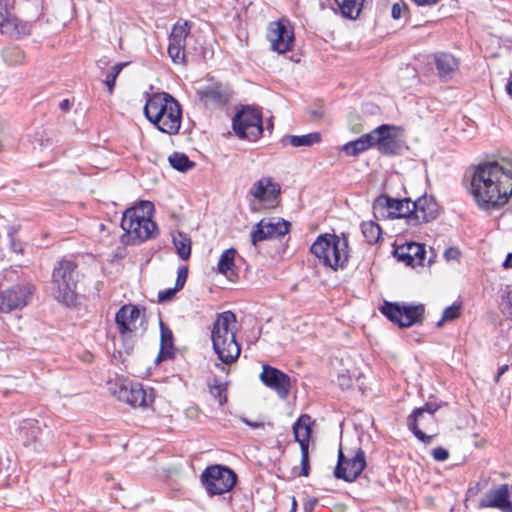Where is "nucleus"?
<instances>
[{
  "label": "nucleus",
  "mask_w": 512,
  "mask_h": 512,
  "mask_svg": "<svg viewBox=\"0 0 512 512\" xmlns=\"http://www.w3.org/2000/svg\"><path fill=\"white\" fill-rule=\"evenodd\" d=\"M173 244L178 256L182 260L189 259L191 255V239L184 233L178 232L173 236Z\"/></svg>",
  "instance_id": "obj_35"
},
{
  "label": "nucleus",
  "mask_w": 512,
  "mask_h": 512,
  "mask_svg": "<svg viewBox=\"0 0 512 512\" xmlns=\"http://www.w3.org/2000/svg\"><path fill=\"white\" fill-rule=\"evenodd\" d=\"M438 215V205L436 201L429 196L419 197L416 201H411V214L409 215V225L417 226L434 220Z\"/></svg>",
  "instance_id": "obj_19"
},
{
  "label": "nucleus",
  "mask_w": 512,
  "mask_h": 512,
  "mask_svg": "<svg viewBox=\"0 0 512 512\" xmlns=\"http://www.w3.org/2000/svg\"><path fill=\"white\" fill-rule=\"evenodd\" d=\"M119 332L125 341L132 340L143 334L146 327L143 326V320L140 319V310L134 305L122 306L115 317Z\"/></svg>",
  "instance_id": "obj_10"
},
{
  "label": "nucleus",
  "mask_w": 512,
  "mask_h": 512,
  "mask_svg": "<svg viewBox=\"0 0 512 512\" xmlns=\"http://www.w3.org/2000/svg\"><path fill=\"white\" fill-rule=\"evenodd\" d=\"M283 141L288 142L293 147L312 146L321 141V134L319 132H312L305 135H287Z\"/></svg>",
  "instance_id": "obj_32"
},
{
  "label": "nucleus",
  "mask_w": 512,
  "mask_h": 512,
  "mask_svg": "<svg viewBox=\"0 0 512 512\" xmlns=\"http://www.w3.org/2000/svg\"><path fill=\"white\" fill-rule=\"evenodd\" d=\"M79 282L77 264L68 259H62L54 267L52 273L53 295L59 302L67 306L76 303V288Z\"/></svg>",
  "instance_id": "obj_6"
},
{
  "label": "nucleus",
  "mask_w": 512,
  "mask_h": 512,
  "mask_svg": "<svg viewBox=\"0 0 512 512\" xmlns=\"http://www.w3.org/2000/svg\"><path fill=\"white\" fill-rule=\"evenodd\" d=\"M394 131L395 127L388 124L380 125L372 130L373 146H376L381 154H397L400 145Z\"/></svg>",
  "instance_id": "obj_20"
},
{
  "label": "nucleus",
  "mask_w": 512,
  "mask_h": 512,
  "mask_svg": "<svg viewBox=\"0 0 512 512\" xmlns=\"http://www.w3.org/2000/svg\"><path fill=\"white\" fill-rule=\"evenodd\" d=\"M408 13V6L404 1H398L392 5L391 16L398 20Z\"/></svg>",
  "instance_id": "obj_43"
},
{
  "label": "nucleus",
  "mask_w": 512,
  "mask_h": 512,
  "mask_svg": "<svg viewBox=\"0 0 512 512\" xmlns=\"http://www.w3.org/2000/svg\"><path fill=\"white\" fill-rule=\"evenodd\" d=\"M335 2L343 17L352 20L359 17L363 0H335Z\"/></svg>",
  "instance_id": "obj_31"
},
{
  "label": "nucleus",
  "mask_w": 512,
  "mask_h": 512,
  "mask_svg": "<svg viewBox=\"0 0 512 512\" xmlns=\"http://www.w3.org/2000/svg\"><path fill=\"white\" fill-rule=\"evenodd\" d=\"M309 449L303 447L301 450V472L300 475L307 477L309 475Z\"/></svg>",
  "instance_id": "obj_44"
},
{
  "label": "nucleus",
  "mask_w": 512,
  "mask_h": 512,
  "mask_svg": "<svg viewBox=\"0 0 512 512\" xmlns=\"http://www.w3.org/2000/svg\"><path fill=\"white\" fill-rule=\"evenodd\" d=\"M261 382L274 390L281 399H286L291 388L290 377L281 370L264 364L260 373Z\"/></svg>",
  "instance_id": "obj_18"
},
{
  "label": "nucleus",
  "mask_w": 512,
  "mask_h": 512,
  "mask_svg": "<svg viewBox=\"0 0 512 512\" xmlns=\"http://www.w3.org/2000/svg\"><path fill=\"white\" fill-rule=\"evenodd\" d=\"M479 508H496L512 512V485L500 484L488 490L479 501Z\"/></svg>",
  "instance_id": "obj_16"
},
{
  "label": "nucleus",
  "mask_w": 512,
  "mask_h": 512,
  "mask_svg": "<svg viewBox=\"0 0 512 512\" xmlns=\"http://www.w3.org/2000/svg\"><path fill=\"white\" fill-rule=\"evenodd\" d=\"M249 194L260 202H274L280 194V185L271 177H262L252 185Z\"/></svg>",
  "instance_id": "obj_23"
},
{
  "label": "nucleus",
  "mask_w": 512,
  "mask_h": 512,
  "mask_svg": "<svg viewBox=\"0 0 512 512\" xmlns=\"http://www.w3.org/2000/svg\"><path fill=\"white\" fill-rule=\"evenodd\" d=\"M470 191L478 206L498 209L512 195V161L501 159L479 164L471 179Z\"/></svg>",
  "instance_id": "obj_1"
},
{
  "label": "nucleus",
  "mask_w": 512,
  "mask_h": 512,
  "mask_svg": "<svg viewBox=\"0 0 512 512\" xmlns=\"http://www.w3.org/2000/svg\"><path fill=\"white\" fill-rule=\"evenodd\" d=\"M438 405L434 403H426L423 407L414 410L413 414L408 418V427L413 434L423 443H430L433 436L426 435L419 427L425 420L431 421L434 413L437 411Z\"/></svg>",
  "instance_id": "obj_21"
},
{
  "label": "nucleus",
  "mask_w": 512,
  "mask_h": 512,
  "mask_svg": "<svg viewBox=\"0 0 512 512\" xmlns=\"http://www.w3.org/2000/svg\"><path fill=\"white\" fill-rule=\"evenodd\" d=\"M126 65L127 63H118L107 73L104 83L107 86L109 93L113 92L116 79Z\"/></svg>",
  "instance_id": "obj_41"
},
{
  "label": "nucleus",
  "mask_w": 512,
  "mask_h": 512,
  "mask_svg": "<svg viewBox=\"0 0 512 512\" xmlns=\"http://www.w3.org/2000/svg\"><path fill=\"white\" fill-rule=\"evenodd\" d=\"M236 316L231 311L220 313L213 323L211 331L212 346L221 363L215 366L228 373L223 364L230 365L240 356L241 347L236 341Z\"/></svg>",
  "instance_id": "obj_3"
},
{
  "label": "nucleus",
  "mask_w": 512,
  "mask_h": 512,
  "mask_svg": "<svg viewBox=\"0 0 512 512\" xmlns=\"http://www.w3.org/2000/svg\"><path fill=\"white\" fill-rule=\"evenodd\" d=\"M178 291H179V289L176 288V287L170 288V289H166L164 291H160L159 294H158V301L161 302V303L169 301V300H171L174 297V295Z\"/></svg>",
  "instance_id": "obj_47"
},
{
  "label": "nucleus",
  "mask_w": 512,
  "mask_h": 512,
  "mask_svg": "<svg viewBox=\"0 0 512 512\" xmlns=\"http://www.w3.org/2000/svg\"><path fill=\"white\" fill-rule=\"evenodd\" d=\"M508 370V366L507 365H503L499 368L498 370V373L495 377V380L498 381L500 376L503 375L506 371Z\"/></svg>",
  "instance_id": "obj_54"
},
{
  "label": "nucleus",
  "mask_w": 512,
  "mask_h": 512,
  "mask_svg": "<svg viewBox=\"0 0 512 512\" xmlns=\"http://www.w3.org/2000/svg\"><path fill=\"white\" fill-rule=\"evenodd\" d=\"M425 254V246L415 242L405 243L394 249L397 260L412 267L423 265Z\"/></svg>",
  "instance_id": "obj_22"
},
{
  "label": "nucleus",
  "mask_w": 512,
  "mask_h": 512,
  "mask_svg": "<svg viewBox=\"0 0 512 512\" xmlns=\"http://www.w3.org/2000/svg\"><path fill=\"white\" fill-rule=\"evenodd\" d=\"M153 213L154 205L150 201H141L126 209L121 220V228L124 231L121 242L125 245H138L155 238L159 230L152 220Z\"/></svg>",
  "instance_id": "obj_2"
},
{
  "label": "nucleus",
  "mask_w": 512,
  "mask_h": 512,
  "mask_svg": "<svg viewBox=\"0 0 512 512\" xmlns=\"http://www.w3.org/2000/svg\"><path fill=\"white\" fill-rule=\"evenodd\" d=\"M33 290L29 285H15L0 293V311L9 313L26 306L32 298Z\"/></svg>",
  "instance_id": "obj_15"
},
{
  "label": "nucleus",
  "mask_w": 512,
  "mask_h": 512,
  "mask_svg": "<svg viewBox=\"0 0 512 512\" xmlns=\"http://www.w3.org/2000/svg\"><path fill=\"white\" fill-rule=\"evenodd\" d=\"M338 383L343 389L348 388L351 386V379L345 375H340L338 377Z\"/></svg>",
  "instance_id": "obj_49"
},
{
  "label": "nucleus",
  "mask_w": 512,
  "mask_h": 512,
  "mask_svg": "<svg viewBox=\"0 0 512 512\" xmlns=\"http://www.w3.org/2000/svg\"><path fill=\"white\" fill-rule=\"evenodd\" d=\"M503 267L504 268L512 267V252L507 255L505 261L503 262Z\"/></svg>",
  "instance_id": "obj_53"
},
{
  "label": "nucleus",
  "mask_w": 512,
  "mask_h": 512,
  "mask_svg": "<svg viewBox=\"0 0 512 512\" xmlns=\"http://www.w3.org/2000/svg\"><path fill=\"white\" fill-rule=\"evenodd\" d=\"M174 354L175 352L172 331L165 327L163 323H161L160 350L155 362L160 363L161 361L172 359Z\"/></svg>",
  "instance_id": "obj_27"
},
{
  "label": "nucleus",
  "mask_w": 512,
  "mask_h": 512,
  "mask_svg": "<svg viewBox=\"0 0 512 512\" xmlns=\"http://www.w3.org/2000/svg\"><path fill=\"white\" fill-rule=\"evenodd\" d=\"M431 454L436 461H445L449 458L448 450L441 446L434 448Z\"/></svg>",
  "instance_id": "obj_46"
},
{
  "label": "nucleus",
  "mask_w": 512,
  "mask_h": 512,
  "mask_svg": "<svg viewBox=\"0 0 512 512\" xmlns=\"http://www.w3.org/2000/svg\"><path fill=\"white\" fill-rule=\"evenodd\" d=\"M187 276H188V268L186 266H181L177 271L175 287L178 288L179 290H181L186 283Z\"/></svg>",
  "instance_id": "obj_45"
},
{
  "label": "nucleus",
  "mask_w": 512,
  "mask_h": 512,
  "mask_svg": "<svg viewBox=\"0 0 512 512\" xmlns=\"http://www.w3.org/2000/svg\"><path fill=\"white\" fill-rule=\"evenodd\" d=\"M373 140L374 139L371 131L362 135L356 140L344 144L341 148V151L344 152L347 156H357L373 147Z\"/></svg>",
  "instance_id": "obj_28"
},
{
  "label": "nucleus",
  "mask_w": 512,
  "mask_h": 512,
  "mask_svg": "<svg viewBox=\"0 0 512 512\" xmlns=\"http://www.w3.org/2000/svg\"><path fill=\"white\" fill-rule=\"evenodd\" d=\"M366 467V456L362 449H358L351 458H346L342 449L338 453V463L334 476L347 482L355 481Z\"/></svg>",
  "instance_id": "obj_12"
},
{
  "label": "nucleus",
  "mask_w": 512,
  "mask_h": 512,
  "mask_svg": "<svg viewBox=\"0 0 512 512\" xmlns=\"http://www.w3.org/2000/svg\"><path fill=\"white\" fill-rule=\"evenodd\" d=\"M208 386L211 396L218 400L220 406H223L227 402V382H220L217 378H213Z\"/></svg>",
  "instance_id": "obj_38"
},
{
  "label": "nucleus",
  "mask_w": 512,
  "mask_h": 512,
  "mask_svg": "<svg viewBox=\"0 0 512 512\" xmlns=\"http://www.w3.org/2000/svg\"><path fill=\"white\" fill-rule=\"evenodd\" d=\"M11 0H0V32L3 33L12 19L16 17L12 12Z\"/></svg>",
  "instance_id": "obj_39"
},
{
  "label": "nucleus",
  "mask_w": 512,
  "mask_h": 512,
  "mask_svg": "<svg viewBox=\"0 0 512 512\" xmlns=\"http://www.w3.org/2000/svg\"><path fill=\"white\" fill-rule=\"evenodd\" d=\"M263 220L265 228L271 233V239L282 237L290 231L291 224L284 219H277L276 221L271 219Z\"/></svg>",
  "instance_id": "obj_34"
},
{
  "label": "nucleus",
  "mask_w": 512,
  "mask_h": 512,
  "mask_svg": "<svg viewBox=\"0 0 512 512\" xmlns=\"http://www.w3.org/2000/svg\"><path fill=\"white\" fill-rule=\"evenodd\" d=\"M144 114L163 133L175 135L180 130L181 106L169 93L159 92L150 95L144 106Z\"/></svg>",
  "instance_id": "obj_4"
},
{
  "label": "nucleus",
  "mask_w": 512,
  "mask_h": 512,
  "mask_svg": "<svg viewBox=\"0 0 512 512\" xmlns=\"http://www.w3.org/2000/svg\"><path fill=\"white\" fill-rule=\"evenodd\" d=\"M242 421L252 428H259V427L263 426L262 422H252L246 418H243Z\"/></svg>",
  "instance_id": "obj_51"
},
{
  "label": "nucleus",
  "mask_w": 512,
  "mask_h": 512,
  "mask_svg": "<svg viewBox=\"0 0 512 512\" xmlns=\"http://www.w3.org/2000/svg\"><path fill=\"white\" fill-rule=\"evenodd\" d=\"M362 234L369 244H375L381 237L382 230L374 221H364L361 223Z\"/></svg>",
  "instance_id": "obj_37"
},
{
  "label": "nucleus",
  "mask_w": 512,
  "mask_h": 512,
  "mask_svg": "<svg viewBox=\"0 0 512 512\" xmlns=\"http://www.w3.org/2000/svg\"><path fill=\"white\" fill-rule=\"evenodd\" d=\"M381 312L399 327H410L422 323L425 307L419 305H400L398 303L384 302Z\"/></svg>",
  "instance_id": "obj_9"
},
{
  "label": "nucleus",
  "mask_w": 512,
  "mask_h": 512,
  "mask_svg": "<svg viewBox=\"0 0 512 512\" xmlns=\"http://www.w3.org/2000/svg\"><path fill=\"white\" fill-rule=\"evenodd\" d=\"M200 481L209 496H216L231 491L236 484L237 475L229 467L215 464L203 470Z\"/></svg>",
  "instance_id": "obj_7"
},
{
  "label": "nucleus",
  "mask_w": 512,
  "mask_h": 512,
  "mask_svg": "<svg viewBox=\"0 0 512 512\" xmlns=\"http://www.w3.org/2000/svg\"><path fill=\"white\" fill-rule=\"evenodd\" d=\"M114 394L120 401L132 407H148L154 399L151 389H145L142 384L128 380L120 382Z\"/></svg>",
  "instance_id": "obj_11"
},
{
  "label": "nucleus",
  "mask_w": 512,
  "mask_h": 512,
  "mask_svg": "<svg viewBox=\"0 0 512 512\" xmlns=\"http://www.w3.org/2000/svg\"><path fill=\"white\" fill-rule=\"evenodd\" d=\"M189 32L190 27L187 21L177 22L172 28L169 36L168 54L175 64L186 63L185 47Z\"/></svg>",
  "instance_id": "obj_17"
},
{
  "label": "nucleus",
  "mask_w": 512,
  "mask_h": 512,
  "mask_svg": "<svg viewBox=\"0 0 512 512\" xmlns=\"http://www.w3.org/2000/svg\"><path fill=\"white\" fill-rule=\"evenodd\" d=\"M310 252L324 266L337 270L348 262V240L335 234H321L311 245Z\"/></svg>",
  "instance_id": "obj_5"
},
{
  "label": "nucleus",
  "mask_w": 512,
  "mask_h": 512,
  "mask_svg": "<svg viewBox=\"0 0 512 512\" xmlns=\"http://www.w3.org/2000/svg\"><path fill=\"white\" fill-rule=\"evenodd\" d=\"M168 161L170 165L180 171V172H187L195 167V162L191 161L188 156L184 153L180 152H174L172 153Z\"/></svg>",
  "instance_id": "obj_36"
},
{
  "label": "nucleus",
  "mask_w": 512,
  "mask_h": 512,
  "mask_svg": "<svg viewBox=\"0 0 512 512\" xmlns=\"http://www.w3.org/2000/svg\"><path fill=\"white\" fill-rule=\"evenodd\" d=\"M232 125L239 138L256 141L263 132L262 114L257 108L245 106L235 114Z\"/></svg>",
  "instance_id": "obj_8"
},
{
  "label": "nucleus",
  "mask_w": 512,
  "mask_h": 512,
  "mask_svg": "<svg viewBox=\"0 0 512 512\" xmlns=\"http://www.w3.org/2000/svg\"><path fill=\"white\" fill-rule=\"evenodd\" d=\"M433 58L439 78L443 81L452 79L459 68V60L448 52H437Z\"/></svg>",
  "instance_id": "obj_25"
},
{
  "label": "nucleus",
  "mask_w": 512,
  "mask_h": 512,
  "mask_svg": "<svg viewBox=\"0 0 512 512\" xmlns=\"http://www.w3.org/2000/svg\"><path fill=\"white\" fill-rule=\"evenodd\" d=\"M12 20L13 21L10 22L2 34H6L14 38H22L31 34L33 28V24L31 22L23 21L17 16Z\"/></svg>",
  "instance_id": "obj_30"
},
{
  "label": "nucleus",
  "mask_w": 512,
  "mask_h": 512,
  "mask_svg": "<svg viewBox=\"0 0 512 512\" xmlns=\"http://www.w3.org/2000/svg\"><path fill=\"white\" fill-rule=\"evenodd\" d=\"M5 53L6 57L8 54L14 55L16 57L15 63H21L24 58V54L19 48H9L5 51Z\"/></svg>",
  "instance_id": "obj_48"
},
{
  "label": "nucleus",
  "mask_w": 512,
  "mask_h": 512,
  "mask_svg": "<svg viewBox=\"0 0 512 512\" xmlns=\"http://www.w3.org/2000/svg\"><path fill=\"white\" fill-rule=\"evenodd\" d=\"M373 210L376 216L388 218H405L407 224L409 225L411 200L409 198L398 200L386 195H381L374 201Z\"/></svg>",
  "instance_id": "obj_13"
},
{
  "label": "nucleus",
  "mask_w": 512,
  "mask_h": 512,
  "mask_svg": "<svg viewBox=\"0 0 512 512\" xmlns=\"http://www.w3.org/2000/svg\"><path fill=\"white\" fill-rule=\"evenodd\" d=\"M236 254L237 251L234 248H229L223 251L217 264L219 273L225 276L234 274Z\"/></svg>",
  "instance_id": "obj_33"
},
{
  "label": "nucleus",
  "mask_w": 512,
  "mask_h": 512,
  "mask_svg": "<svg viewBox=\"0 0 512 512\" xmlns=\"http://www.w3.org/2000/svg\"><path fill=\"white\" fill-rule=\"evenodd\" d=\"M461 306L458 304H452L449 307H446L443 311L442 317L437 322V326L441 327L444 322L452 321L457 319L460 316Z\"/></svg>",
  "instance_id": "obj_42"
},
{
  "label": "nucleus",
  "mask_w": 512,
  "mask_h": 512,
  "mask_svg": "<svg viewBox=\"0 0 512 512\" xmlns=\"http://www.w3.org/2000/svg\"><path fill=\"white\" fill-rule=\"evenodd\" d=\"M311 424V417L303 414L293 425L294 438L299 443L300 450H303V447L309 449V440L312 433Z\"/></svg>",
  "instance_id": "obj_26"
},
{
  "label": "nucleus",
  "mask_w": 512,
  "mask_h": 512,
  "mask_svg": "<svg viewBox=\"0 0 512 512\" xmlns=\"http://www.w3.org/2000/svg\"><path fill=\"white\" fill-rule=\"evenodd\" d=\"M200 100L206 106L220 107L227 104L230 100V91L227 87L216 84L205 87L197 92Z\"/></svg>",
  "instance_id": "obj_24"
},
{
  "label": "nucleus",
  "mask_w": 512,
  "mask_h": 512,
  "mask_svg": "<svg viewBox=\"0 0 512 512\" xmlns=\"http://www.w3.org/2000/svg\"><path fill=\"white\" fill-rule=\"evenodd\" d=\"M267 40L273 51L280 54L292 50L294 44V31L288 26L287 21L278 20L271 22L267 29Z\"/></svg>",
  "instance_id": "obj_14"
},
{
  "label": "nucleus",
  "mask_w": 512,
  "mask_h": 512,
  "mask_svg": "<svg viewBox=\"0 0 512 512\" xmlns=\"http://www.w3.org/2000/svg\"><path fill=\"white\" fill-rule=\"evenodd\" d=\"M20 433L23 435L25 446L32 444L40 439L43 433V427L38 420H24L20 426Z\"/></svg>",
  "instance_id": "obj_29"
},
{
  "label": "nucleus",
  "mask_w": 512,
  "mask_h": 512,
  "mask_svg": "<svg viewBox=\"0 0 512 512\" xmlns=\"http://www.w3.org/2000/svg\"><path fill=\"white\" fill-rule=\"evenodd\" d=\"M459 255V251L454 248H449L444 252V256L447 260L456 259Z\"/></svg>",
  "instance_id": "obj_50"
},
{
  "label": "nucleus",
  "mask_w": 512,
  "mask_h": 512,
  "mask_svg": "<svg viewBox=\"0 0 512 512\" xmlns=\"http://www.w3.org/2000/svg\"><path fill=\"white\" fill-rule=\"evenodd\" d=\"M506 90H507L508 95L512 99V78L508 81V83L506 85Z\"/></svg>",
  "instance_id": "obj_55"
},
{
  "label": "nucleus",
  "mask_w": 512,
  "mask_h": 512,
  "mask_svg": "<svg viewBox=\"0 0 512 512\" xmlns=\"http://www.w3.org/2000/svg\"><path fill=\"white\" fill-rule=\"evenodd\" d=\"M251 243L256 246L258 242L271 239V233L265 228L264 220H260L251 231Z\"/></svg>",
  "instance_id": "obj_40"
},
{
  "label": "nucleus",
  "mask_w": 512,
  "mask_h": 512,
  "mask_svg": "<svg viewBox=\"0 0 512 512\" xmlns=\"http://www.w3.org/2000/svg\"><path fill=\"white\" fill-rule=\"evenodd\" d=\"M70 101L68 99H64L60 102L59 107L63 111H68L70 109Z\"/></svg>",
  "instance_id": "obj_52"
}]
</instances>
